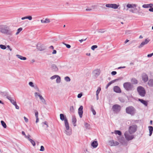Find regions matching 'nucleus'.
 <instances>
[{"label":"nucleus","instance_id":"4c0bfd02","mask_svg":"<svg viewBox=\"0 0 153 153\" xmlns=\"http://www.w3.org/2000/svg\"><path fill=\"white\" fill-rule=\"evenodd\" d=\"M57 78L56 79V82L57 83H59L60 82L61 79L60 77L58 76L57 77Z\"/></svg>","mask_w":153,"mask_h":153},{"label":"nucleus","instance_id":"37998d69","mask_svg":"<svg viewBox=\"0 0 153 153\" xmlns=\"http://www.w3.org/2000/svg\"><path fill=\"white\" fill-rule=\"evenodd\" d=\"M142 7L144 8H149V6L148 4H144L142 5Z\"/></svg>","mask_w":153,"mask_h":153},{"label":"nucleus","instance_id":"e2e57ef3","mask_svg":"<svg viewBox=\"0 0 153 153\" xmlns=\"http://www.w3.org/2000/svg\"><path fill=\"white\" fill-rule=\"evenodd\" d=\"M149 10L150 12H153V7H151L150 8Z\"/></svg>","mask_w":153,"mask_h":153},{"label":"nucleus","instance_id":"2f4dec72","mask_svg":"<svg viewBox=\"0 0 153 153\" xmlns=\"http://www.w3.org/2000/svg\"><path fill=\"white\" fill-rule=\"evenodd\" d=\"M1 125L4 128H6L7 125L5 123L3 120H1Z\"/></svg>","mask_w":153,"mask_h":153},{"label":"nucleus","instance_id":"13d9d810","mask_svg":"<svg viewBox=\"0 0 153 153\" xmlns=\"http://www.w3.org/2000/svg\"><path fill=\"white\" fill-rule=\"evenodd\" d=\"M14 105H15V108L16 109H19V107L17 105L16 103V104H15Z\"/></svg>","mask_w":153,"mask_h":153},{"label":"nucleus","instance_id":"6ab92c4d","mask_svg":"<svg viewBox=\"0 0 153 153\" xmlns=\"http://www.w3.org/2000/svg\"><path fill=\"white\" fill-rule=\"evenodd\" d=\"M51 69L54 71H57L58 70V68L56 65L54 64H52L51 65Z\"/></svg>","mask_w":153,"mask_h":153},{"label":"nucleus","instance_id":"dca6fc26","mask_svg":"<svg viewBox=\"0 0 153 153\" xmlns=\"http://www.w3.org/2000/svg\"><path fill=\"white\" fill-rule=\"evenodd\" d=\"M142 78L144 82H146L148 80V77L146 74L143 73L142 75Z\"/></svg>","mask_w":153,"mask_h":153},{"label":"nucleus","instance_id":"f704fd0d","mask_svg":"<svg viewBox=\"0 0 153 153\" xmlns=\"http://www.w3.org/2000/svg\"><path fill=\"white\" fill-rule=\"evenodd\" d=\"M22 30V27H20L18 28L17 30V32L16 33V35H18L19 33Z\"/></svg>","mask_w":153,"mask_h":153},{"label":"nucleus","instance_id":"0e129e2a","mask_svg":"<svg viewBox=\"0 0 153 153\" xmlns=\"http://www.w3.org/2000/svg\"><path fill=\"white\" fill-rule=\"evenodd\" d=\"M7 98L9 100H10V101H11V100H12L11 98L10 97H9V96H7Z\"/></svg>","mask_w":153,"mask_h":153},{"label":"nucleus","instance_id":"9b49d317","mask_svg":"<svg viewBox=\"0 0 153 153\" xmlns=\"http://www.w3.org/2000/svg\"><path fill=\"white\" fill-rule=\"evenodd\" d=\"M150 41V39L147 38L139 46H138L139 48H141L142 47H143V46L147 44Z\"/></svg>","mask_w":153,"mask_h":153},{"label":"nucleus","instance_id":"412c9836","mask_svg":"<svg viewBox=\"0 0 153 153\" xmlns=\"http://www.w3.org/2000/svg\"><path fill=\"white\" fill-rule=\"evenodd\" d=\"M98 143H97V141H93L92 143L91 144V146L94 148H96L97 147V146H98Z\"/></svg>","mask_w":153,"mask_h":153},{"label":"nucleus","instance_id":"39448f33","mask_svg":"<svg viewBox=\"0 0 153 153\" xmlns=\"http://www.w3.org/2000/svg\"><path fill=\"white\" fill-rule=\"evenodd\" d=\"M66 130H65V133L67 135H70L72 134L71 129H70L69 123L68 120H66L64 122Z\"/></svg>","mask_w":153,"mask_h":153},{"label":"nucleus","instance_id":"9d476101","mask_svg":"<svg viewBox=\"0 0 153 153\" xmlns=\"http://www.w3.org/2000/svg\"><path fill=\"white\" fill-rule=\"evenodd\" d=\"M123 77H120L116 79H115L114 80H113L110 82H109L108 84L105 87V88L106 89H107L108 87L112 83H114L115 82H117L118 81L120 80L123 79Z\"/></svg>","mask_w":153,"mask_h":153},{"label":"nucleus","instance_id":"6e6552de","mask_svg":"<svg viewBox=\"0 0 153 153\" xmlns=\"http://www.w3.org/2000/svg\"><path fill=\"white\" fill-rule=\"evenodd\" d=\"M119 5H117L115 4H108L105 5L106 7L108 8H112L114 9H117Z\"/></svg>","mask_w":153,"mask_h":153},{"label":"nucleus","instance_id":"603ef678","mask_svg":"<svg viewBox=\"0 0 153 153\" xmlns=\"http://www.w3.org/2000/svg\"><path fill=\"white\" fill-rule=\"evenodd\" d=\"M104 32H105V31L103 29H100L98 31V32L101 33H103Z\"/></svg>","mask_w":153,"mask_h":153},{"label":"nucleus","instance_id":"8fccbe9b","mask_svg":"<svg viewBox=\"0 0 153 153\" xmlns=\"http://www.w3.org/2000/svg\"><path fill=\"white\" fill-rule=\"evenodd\" d=\"M64 44L66 46V47L68 48H71V46L70 45L64 43Z\"/></svg>","mask_w":153,"mask_h":153},{"label":"nucleus","instance_id":"de8ad7c7","mask_svg":"<svg viewBox=\"0 0 153 153\" xmlns=\"http://www.w3.org/2000/svg\"><path fill=\"white\" fill-rule=\"evenodd\" d=\"M45 150V149L44 147L42 146H41L40 149V151H44Z\"/></svg>","mask_w":153,"mask_h":153},{"label":"nucleus","instance_id":"ddd939ff","mask_svg":"<svg viewBox=\"0 0 153 153\" xmlns=\"http://www.w3.org/2000/svg\"><path fill=\"white\" fill-rule=\"evenodd\" d=\"M109 145L111 146H117L119 144L117 141H114L113 140H110L108 142Z\"/></svg>","mask_w":153,"mask_h":153},{"label":"nucleus","instance_id":"774afa93","mask_svg":"<svg viewBox=\"0 0 153 153\" xmlns=\"http://www.w3.org/2000/svg\"><path fill=\"white\" fill-rule=\"evenodd\" d=\"M36 123H37L39 122V119L38 117H36Z\"/></svg>","mask_w":153,"mask_h":153},{"label":"nucleus","instance_id":"f8f14e48","mask_svg":"<svg viewBox=\"0 0 153 153\" xmlns=\"http://www.w3.org/2000/svg\"><path fill=\"white\" fill-rule=\"evenodd\" d=\"M83 107L81 105L80 106L78 109V113L79 115V116L80 118H82V114L83 113Z\"/></svg>","mask_w":153,"mask_h":153},{"label":"nucleus","instance_id":"09e8293b","mask_svg":"<svg viewBox=\"0 0 153 153\" xmlns=\"http://www.w3.org/2000/svg\"><path fill=\"white\" fill-rule=\"evenodd\" d=\"M57 76H58V75H54V76H53L52 77H51V79H54L56 78L57 77Z\"/></svg>","mask_w":153,"mask_h":153},{"label":"nucleus","instance_id":"4d7b16f0","mask_svg":"<svg viewBox=\"0 0 153 153\" xmlns=\"http://www.w3.org/2000/svg\"><path fill=\"white\" fill-rule=\"evenodd\" d=\"M152 56H153V53L151 54H148L147 55V57H152Z\"/></svg>","mask_w":153,"mask_h":153},{"label":"nucleus","instance_id":"f257e3e1","mask_svg":"<svg viewBox=\"0 0 153 153\" xmlns=\"http://www.w3.org/2000/svg\"><path fill=\"white\" fill-rule=\"evenodd\" d=\"M0 32L4 34L11 35L12 31L10 29L9 27L6 25H0Z\"/></svg>","mask_w":153,"mask_h":153},{"label":"nucleus","instance_id":"58836bf2","mask_svg":"<svg viewBox=\"0 0 153 153\" xmlns=\"http://www.w3.org/2000/svg\"><path fill=\"white\" fill-rule=\"evenodd\" d=\"M101 90V88L100 87H99L97 90V91H96V94H99V93H100V91Z\"/></svg>","mask_w":153,"mask_h":153},{"label":"nucleus","instance_id":"052dcab7","mask_svg":"<svg viewBox=\"0 0 153 153\" xmlns=\"http://www.w3.org/2000/svg\"><path fill=\"white\" fill-rule=\"evenodd\" d=\"M149 7L151 8L152 7H153V4H148Z\"/></svg>","mask_w":153,"mask_h":153},{"label":"nucleus","instance_id":"864d4df0","mask_svg":"<svg viewBox=\"0 0 153 153\" xmlns=\"http://www.w3.org/2000/svg\"><path fill=\"white\" fill-rule=\"evenodd\" d=\"M82 96V93L79 94H78L77 95V97L78 98H80Z\"/></svg>","mask_w":153,"mask_h":153},{"label":"nucleus","instance_id":"20e7f679","mask_svg":"<svg viewBox=\"0 0 153 153\" xmlns=\"http://www.w3.org/2000/svg\"><path fill=\"white\" fill-rule=\"evenodd\" d=\"M137 91L139 95L142 97L145 96L146 94V91L144 88L141 86H139L137 88Z\"/></svg>","mask_w":153,"mask_h":153},{"label":"nucleus","instance_id":"69168bd1","mask_svg":"<svg viewBox=\"0 0 153 153\" xmlns=\"http://www.w3.org/2000/svg\"><path fill=\"white\" fill-rule=\"evenodd\" d=\"M87 38H86L85 39H81V40H79V41L80 42H82L83 41H85L86 40Z\"/></svg>","mask_w":153,"mask_h":153},{"label":"nucleus","instance_id":"c756f323","mask_svg":"<svg viewBox=\"0 0 153 153\" xmlns=\"http://www.w3.org/2000/svg\"><path fill=\"white\" fill-rule=\"evenodd\" d=\"M84 126L85 128L87 129H89L90 128V125L87 123H85Z\"/></svg>","mask_w":153,"mask_h":153},{"label":"nucleus","instance_id":"3c124183","mask_svg":"<svg viewBox=\"0 0 153 153\" xmlns=\"http://www.w3.org/2000/svg\"><path fill=\"white\" fill-rule=\"evenodd\" d=\"M117 73L116 71H113L111 72V74L112 75H114L117 74Z\"/></svg>","mask_w":153,"mask_h":153},{"label":"nucleus","instance_id":"2eb2a0df","mask_svg":"<svg viewBox=\"0 0 153 153\" xmlns=\"http://www.w3.org/2000/svg\"><path fill=\"white\" fill-rule=\"evenodd\" d=\"M37 48L39 51H41L45 50V48L41 44H38L36 45Z\"/></svg>","mask_w":153,"mask_h":153},{"label":"nucleus","instance_id":"a19ab883","mask_svg":"<svg viewBox=\"0 0 153 153\" xmlns=\"http://www.w3.org/2000/svg\"><path fill=\"white\" fill-rule=\"evenodd\" d=\"M138 8L139 9V10L137 11V13L136 12L135 13H137L139 15H141V14L142 13V12L140 11V7H138Z\"/></svg>","mask_w":153,"mask_h":153},{"label":"nucleus","instance_id":"f03ea898","mask_svg":"<svg viewBox=\"0 0 153 153\" xmlns=\"http://www.w3.org/2000/svg\"><path fill=\"white\" fill-rule=\"evenodd\" d=\"M124 88L127 91H131L134 89V86L130 82H126L123 84Z\"/></svg>","mask_w":153,"mask_h":153},{"label":"nucleus","instance_id":"c85d7f7f","mask_svg":"<svg viewBox=\"0 0 153 153\" xmlns=\"http://www.w3.org/2000/svg\"><path fill=\"white\" fill-rule=\"evenodd\" d=\"M131 81L132 83L134 84H136L138 83L137 80L135 78L132 79Z\"/></svg>","mask_w":153,"mask_h":153},{"label":"nucleus","instance_id":"bb28decb","mask_svg":"<svg viewBox=\"0 0 153 153\" xmlns=\"http://www.w3.org/2000/svg\"><path fill=\"white\" fill-rule=\"evenodd\" d=\"M148 128L149 131V136H151L152 134L153 131V127L152 126H149Z\"/></svg>","mask_w":153,"mask_h":153},{"label":"nucleus","instance_id":"c03bdc74","mask_svg":"<svg viewBox=\"0 0 153 153\" xmlns=\"http://www.w3.org/2000/svg\"><path fill=\"white\" fill-rule=\"evenodd\" d=\"M42 124H42L43 126H44L43 124H45L46 125V128H47L48 127V124H47V122L46 121H45L44 122L42 123Z\"/></svg>","mask_w":153,"mask_h":153},{"label":"nucleus","instance_id":"a18cd8bd","mask_svg":"<svg viewBox=\"0 0 153 153\" xmlns=\"http://www.w3.org/2000/svg\"><path fill=\"white\" fill-rule=\"evenodd\" d=\"M11 103L13 105H14L15 104H16V102L15 101V100H11V101H10Z\"/></svg>","mask_w":153,"mask_h":153},{"label":"nucleus","instance_id":"72a5a7b5","mask_svg":"<svg viewBox=\"0 0 153 153\" xmlns=\"http://www.w3.org/2000/svg\"><path fill=\"white\" fill-rule=\"evenodd\" d=\"M29 141L31 143L32 145L33 146H34L36 145V143L35 142V141L31 139H29Z\"/></svg>","mask_w":153,"mask_h":153},{"label":"nucleus","instance_id":"49530a36","mask_svg":"<svg viewBox=\"0 0 153 153\" xmlns=\"http://www.w3.org/2000/svg\"><path fill=\"white\" fill-rule=\"evenodd\" d=\"M29 85L31 87H34L33 83L32 82H30L29 83Z\"/></svg>","mask_w":153,"mask_h":153},{"label":"nucleus","instance_id":"5fc2aeb1","mask_svg":"<svg viewBox=\"0 0 153 153\" xmlns=\"http://www.w3.org/2000/svg\"><path fill=\"white\" fill-rule=\"evenodd\" d=\"M35 115L36 117H38V112L37 111H36L35 112Z\"/></svg>","mask_w":153,"mask_h":153},{"label":"nucleus","instance_id":"c9c22d12","mask_svg":"<svg viewBox=\"0 0 153 153\" xmlns=\"http://www.w3.org/2000/svg\"><path fill=\"white\" fill-rule=\"evenodd\" d=\"M65 80L67 82H70L71 81L70 78L68 76H67L65 77Z\"/></svg>","mask_w":153,"mask_h":153},{"label":"nucleus","instance_id":"b1692460","mask_svg":"<svg viewBox=\"0 0 153 153\" xmlns=\"http://www.w3.org/2000/svg\"><path fill=\"white\" fill-rule=\"evenodd\" d=\"M38 96L39 97L40 100H41L42 102L45 105L46 104L45 100L44 99L42 95H38Z\"/></svg>","mask_w":153,"mask_h":153},{"label":"nucleus","instance_id":"5701e85b","mask_svg":"<svg viewBox=\"0 0 153 153\" xmlns=\"http://www.w3.org/2000/svg\"><path fill=\"white\" fill-rule=\"evenodd\" d=\"M72 121L73 125L74 126H76V120L75 116L73 117L72 119Z\"/></svg>","mask_w":153,"mask_h":153},{"label":"nucleus","instance_id":"473e14b6","mask_svg":"<svg viewBox=\"0 0 153 153\" xmlns=\"http://www.w3.org/2000/svg\"><path fill=\"white\" fill-rule=\"evenodd\" d=\"M91 111L92 112L93 114L94 115H96V112L95 111V110L94 109L93 107L92 106H91Z\"/></svg>","mask_w":153,"mask_h":153},{"label":"nucleus","instance_id":"423d86ee","mask_svg":"<svg viewBox=\"0 0 153 153\" xmlns=\"http://www.w3.org/2000/svg\"><path fill=\"white\" fill-rule=\"evenodd\" d=\"M137 126L136 125H133L129 127V132L130 134L134 133L137 130Z\"/></svg>","mask_w":153,"mask_h":153},{"label":"nucleus","instance_id":"393cba45","mask_svg":"<svg viewBox=\"0 0 153 153\" xmlns=\"http://www.w3.org/2000/svg\"><path fill=\"white\" fill-rule=\"evenodd\" d=\"M16 56L17 58L20 59L21 60H26L27 59V58L26 57H23L19 54H17L16 55Z\"/></svg>","mask_w":153,"mask_h":153},{"label":"nucleus","instance_id":"a878e982","mask_svg":"<svg viewBox=\"0 0 153 153\" xmlns=\"http://www.w3.org/2000/svg\"><path fill=\"white\" fill-rule=\"evenodd\" d=\"M148 84L150 87H153V79H150L149 80Z\"/></svg>","mask_w":153,"mask_h":153},{"label":"nucleus","instance_id":"e433bc0d","mask_svg":"<svg viewBox=\"0 0 153 153\" xmlns=\"http://www.w3.org/2000/svg\"><path fill=\"white\" fill-rule=\"evenodd\" d=\"M70 110L71 112L74 113V108L73 106H71L70 107Z\"/></svg>","mask_w":153,"mask_h":153},{"label":"nucleus","instance_id":"79ce46f5","mask_svg":"<svg viewBox=\"0 0 153 153\" xmlns=\"http://www.w3.org/2000/svg\"><path fill=\"white\" fill-rule=\"evenodd\" d=\"M97 48V45H93L91 47V49L93 50H94V49Z\"/></svg>","mask_w":153,"mask_h":153},{"label":"nucleus","instance_id":"bf43d9fd","mask_svg":"<svg viewBox=\"0 0 153 153\" xmlns=\"http://www.w3.org/2000/svg\"><path fill=\"white\" fill-rule=\"evenodd\" d=\"M24 118L26 122L27 123L28 122V119L27 118H26L25 117H24Z\"/></svg>","mask_w":153,"mask_h":153},{"label":"nucleus","instance_id":"338daca9","mask_svg":"<svg viewBox=\"0 0 153 153\" xmlns=\"http://www.w3.org/2000/svg\"><path fill=\"white\" fill-rule=\"evenodd\" d=\"M56 50H53L52 53L53 54H56Z\"/></svg>","mask_w":153,"mask_h":153},{"label":"nucleus","instance_id":"6e6d98bb","mask_svg":"<svg viewBox=\"0 0 153 153\" xmlns=\"http://www.w3.org/2000/svg\"><path fill=\"white\" fill-rule=\"evenodd\" d=\"M27 19H28L29 20H30L32 19V17L31 16H27Z\"/></svg>","mask_w":153,"mask_h":153},{"label":"nucleus","instance_id":"aec40b11","mask_svg":"<svg viewBox=\"0 0 153 153\" xmlns=\"http://www.w3.org/2000/svg\"><path fill=\"white\" fill-rule=\"evenodd\" d=\"M138 100L141 103L144 105L145 106H147L148 103L147 101H146L140 99H139Z\"/></svg>","mask_w":153,"mask_h":153},{"label":"nucleus","instance_id":"1a4fd4ad","mask_svg":"<svg viewBox=\"0 0 153 153\" xmlns=\"http://www.w3.org/2000/svg\"><path fill=\"white\" fill-rule=\"evenodd\" d=\"M124 135L126 139L127 140H130L133 139L134 138L133 135H130L128 131H126L125 134Z\"/></svg>","mask_w":153,"mask_h":153},{"label":"nucleus","instance_id":"a211bd4d","mask_svg":"<svg viewBox=\"0 0 153 153\" xmlns=\"http://www.w3.org/2000/svg\"><path fill=\"white\" fill-rule=\"evenodd\" d=\"M60 117L61 120L62 121H64V122H65L66 120H68L66 116L65 115L63 114H60Z\"/></svg>","mask_w":153,"mask_h":153},{"label":"nucleus","instance_id":"7c9ffc66","mask_svg":"<svg viewBox=\"0 0 153 153\" xmlns=\"http://www.w3.org/2000/svg\"><path fill=\"white\" fill-rule=\"evenodd\" d=\"M114 133L116 134H118L120 136L122 135V133L121 131L119 130H115L114 131Z\"/></svg>","mask_w":153,"mask_h":153},{"label":"nucleus","instance_id":"4468645a","mask_svg":"<svg viewBox=\"0 0 153 153\" xmlns=\"http://www.w3.org/2000/svg\"><path fill=\"white\" fill-rule=\"evenodd\" d=\"M114 91L117 93H120L121 92V91L120 88L117 86H115L114 87Z\"/></svg>","mask_w":153,"mask_h":153},{"label":"nucleus","instance_id":"680f3d73","mask_svg":"<svg viewBox=\"0 0 153 153\" xmlns=\"http://www.w3.org/2000/svg\"><path fill=\"white\" fill-rule=\"evenodd\" d=\"M30 136L29 135H28L27 136L26 135V136H25V137L26 138H27L29 141V139H30Z\"/></svg>","mask_w":153,"mask_h":153},{"label":"nucleus","instance_id":"ea45409f","mask_svg":"<svg viewBox=\"0 0 153 153\" xmlns=\"http://www.w3.org/2000/svg\"><path fill=\"white\" fill-rule=\"evenodd\" d=\"M0 47L1 49H5L6 48V46L3 45H0Z\"/></svg>","mask_w":153,"mask_h":153},{"label":"nucleus","instance_id":"7ed1b4c3","mask_svg":"<svg viewBox=\"0 0 153 153\" xmlns=\"http://www.w3.org/2000/svg\"><path fill=\"white\" fill-rule=\"evenodd\" d=\"M126 112L128 114H130L131 116L134 115L136 113V109L132 106H129L126 109Z\"/></svg>","mask_w":153,"mask_h":153},{"label":"nucleus","instance_id":"cd10ccee","mask_svg":"<svg viewBox=\"0 0 153 153\" xmlns=\"http://www.w3.org/2000/svg\"><path fill=\"white\" fill-rule=\"evenodd\" d=\"M41 21L42 23H48L50 22V20L47 18L45 20H41Z\"/></svg>","mask_w":153,"mask_h":153},{"label":"nucleus","instance_id":"f3484780","mask_svg":"<svg viewBox=\"0 0 153 153\" xmlns=\"http://www.w3.org/2000/svg\"><path fill=\"white\" fill-rule=\"evenodd\" d=\"M136 6L137 5L135 4H128L126 5V7L127 8L126 10H128V8H134V7H136Z\"/></svg>","mask_w":153,"mask_h":153},{"label":"nucleus","instance_id":"4be33fe9","mask_svg":"<svg viewBox=\"0 0 153 153\" xmlns=\"http://www.w3.org/2000/svg\"><path fill=\"white\" fill-rule=\"evenodd\" d=\"M93 74L94 76H98L100 74V72L99 70L98 69H97L96 70H95L93 72Z\"/></svg>","mask_w":153,"mask_h":153},{"label":"nucleus","instance_id":"0eeeda50","mask_svg":"<svg viewBox=\"0 0 153 153\" xmlns=\"http://www.w3.org/2000/svg\"><path fill=\"white\" fill-rule=\"evenodd\" d=\"M112 109L115 112H119L121 110V106L118 105H114L112 106Z\"/></svg>","mask_w":153,"mask_h":153}]
</instances>
